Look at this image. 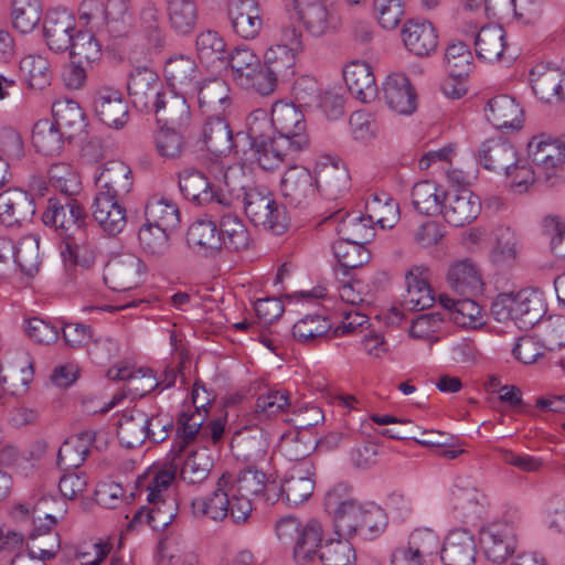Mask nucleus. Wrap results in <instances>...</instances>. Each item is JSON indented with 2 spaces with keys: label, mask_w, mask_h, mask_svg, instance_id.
Wrapping results in <instances>:
<instances>
[{
  "label": "nucleus",
  "mask_w": 565,
  "mask_h": 565,
  "mask_svg": "<svg viewBox=\"0 0 565 565\" xmlns=\"http://www.w3.org/2000/svg\"><path fill=\"white\" fill-rule=\"evenodd\" d=\"M516 157L511 143L502 139L486 140L478 152L479 162L487 170L500 172L505 171Z\"/></svg>",
  "instance_id": "obj_49"
},
{
  "label": "nucleus",
  "mask_w": 565,
  "mask_h": 565,
  "mask_svg": "<svg viewBox=\"0 0 565 565\" xmlns=\"http://www.w3.org/2000/svg\"><path fill=\"white\" fill-rule=\"evenodd\" d=\"M61 541L54 529L35 524L28 535L25 554L46 561L53 558L60 550Z\"/></svg>",
  "instance_id": "obj_55"
},
{
  "label": "nucleus",
  "mask_w": 565,
  "mask_h": 565,
  "mask_svg": "<svg viewBox=\"0 0 565 565\" xmlns=\"http://www.w3.org/2000/svg\"><path fill=\"white\" fill-rule=\"evenodd\" d=\"M217 227L222 248L224 247L231 252H241L248 248L250 235L238 215L232 212L223 213Z\"/></svg>",
  "instance_id": "obj_47"
},
{
  "label": "nucleus",
  "mask_w": 565,
  "mask_h": 565,
  "mask_svg": "<svg viewBox=\"0 0 565 565\" xmlns=\"http://www.w3.org/2000/svg\"><path fill=\"white\" fill-rule=\"evenodd\" d=\"M198 397L199 388L194 387L192 404L183 406L177 418L175 435L169 451L173 456V461L182 459V454L190 449L204 424L206 417L205 404H199Z\"/></svg>",
  "instance_id": "obj_12"
},
{
  "label": "nucleus",
  "mask_w": 565,
  "mask_h": 565,
  "mask_svg": "<svg viewBox=\"0 0 565 565\" xmlns=\"http://www.w3.org/2000/svg\"><path fill=\"white\" fill-rule=\"evenodd\" d=\"M95 437V431L86 430L65 440L57 451V466L64 470L82 466L90 451Z\"/></svg>",
  "instance_id": "obj_46"
},
{
  "label": "nucleus",
  "mask_w": 565,
  "mask_h": 565,
  "mask_svg": "<svg viewBox=\"0 0 565 565\" xmlns=\"http://www.w3.org/2000/svg\"><path fill=\"white\" fill-rule=\"evenodd\" d=\"M294 103L277 102L271 107L270 132L289 140L298 139V136L309 140L306 132V121L302 111Z\"/></svg>",
  "instance_id": "obj_29"
},
{
  "label": "nucleus",
  "mask_w": 565,
  "mask_h": 565,
  "mask_svg": "<svg viewBox=\"0 0 565 565\" xmlns=\"http://www.w3.org/2000/svg\"><path fill=\"white\" fill-rule=\"evenodd\" d=\"M276 534L282 544L292 545L294 559L301 565L311 562L323 545V527L316 519L302 523L297 518H284L276 524Z\"/></svg>",
  "instance_id": "obj_4"
},
{
  "label": "nucleus",
  "mask_w": 565,
  "mask_h": 565,
  "mask_svg": "<svg viewBox=\"0 0 565 565\" xmlns=\"http://www.w3.org/2000/svg\"><path fill=\"white\" fill-rule=\"evenodd\" d=\"M438 553L444 565H472L477 556L475 535L468 529L451 530Z\"/></svg>",
  "instance_id": "obj_24"
},
{
  "label": "nucleus",
  "mask_w": 565,
  "mask_h": 565,
  "mask_svg": "<svg viewBox=\"0 0 565 565\" xmlns=\"http://www.w3.org/2000/svg\"><path fill=\"white\" fill-rule=\"evenodd\" d=\"M145 220V223L173 231L180 223V212L172 200L153 195L146 203Z\"/></svg>",
  "instance_id": "obj_52"
},
{
  "label": "nucleus",
  "mask_w": 565,
  "mask_h": 565,
  "mask_svg": "<svg viewBox=\"0 0 565 565\" xmlns=\"http://www.w3.org/2000/svg\"><path fill=\"white\" fill-rule=\"evenodd\" d=\"M35 211L34 198L23 190L10 189L0 194V223L8 227L30 222Z\"/></svg>",
  "instance_id": "obj_27"
},
{
  "label": "nucleus",
  "mask_w": 565,
  "mask_h": 565,
  "mask_svg": "<svg viewBox=\"0 0 565 565\" xmlns=\"http://www.w3.org/2000/svg\"><path fill=\"white\" fill-rule=\"evenodd\" d=\"M315 465L311 459L296 460L286 470L280 482V497L289 505L297 507L313 493Z\"/></svg>",
  "instance_id": "obj_13"
},
{
  "label": "nucleus",
  "mask_w": 565,
  "mask_h": 565,
  "mask_svg": "<svg viewBox=\"0 0 565 565\" xmlns=\"http://www.w3.org/2000/svg\"><path fill=\"white\" fill-rule=\"evenodd\" d=\"M163 74L171 90L195 95L201 72L193 58L185 55L170 57L164 64Z\"/></svg>",
  "instance_id": "obj_25"
},
{
  "label": "nucleus",
  "mask_w": 565,
  "mask_h": 565,
  "mask_svg": "<svg viewBox=\"0 0 565 565\" xmlns=\"http://www.w3.org/2000/svg\"><path fill=\"white\" fill-rule=\"evenodd\" d=\"M213 169L217 170V174H214V181H211L198 170H189L180 174L179 188L186 200L196 205H205L212 202L223 206L231 204V199L226 195V192L232 191L228 172L218 164Z\"/></svg>",
  "instance_id": "obj_5"
},
{
  "label": "nucleus",
  "mask_w": 565,
  "mask_h": 565,
  "mask_svg": "<svg viewBox=\"0 0 565 565\" xmlns=\"http://www.w3.org/2000/svg\"><path fill=\"white\" fill-rule=\"evenodd\" d=\"M492 236L491 263L498 267L512 266L521 246L518 232L511 226L500 225L493 231Z\"/></svg>",
  "instance_id": "obj_44"
},
{
  "label": "nucleus",
  "mask_w": 565,
  "mask_h": 565,
  "mask_svg": "<svg viewBox=\"0 0 565 565\" xmlns=\"http://www.w3.org/2000/svg\"><path fill=\"white\" fill-rule=\"evenodd\" d=\"M244 210L255 226H262L276 235H281L288 227V217L273 195L259 189H248L244 193Z\"/></svg>",
  "instance_id": "obj_8"
},
{
  "label": "nucleus",
  "mask_w": 565,
  "mask_h": 565,
  "mask_svg": "<svg viewBox=\"0 0 565 565\" xmlns=\"http://www.w3.org/2000/svg\"><path fill=\"white\" fill-rule=\"evenodd\" d=\"M198 103L202 111L222 114L230 106V87L222 78H210L196 85Z\"/></svg>",
  "instance_id": "obj_48"
},
{
  "label": "nucleus",
  "mask_w": 565,
  "mask_h": 565,
  "mask_svg": "<svg viewBox=\"0 0 565 565\" xmlns=\"http://www.w3.org/2000/svg\"><path fill=\"white\" fill-rule=\"evenodd\" d=\"M402 38L408 51L417 56H428L438 44L437 31L428 21H407L402 30Z\"/></svg>",
  "instance_id": "obj_40"
},
{
  "label": "nucleus",
  "mask_w": 565,
  "mask_h": 565,
  "mask_svg": "<svg viewBox=\"0 0 565 565\" xmlns=\"http://www.w3.org/2000/svg\"><path fill=\"white\" fill-rule=\"evenodd\" d=\"M94 109L100 121L115 129L122 128L129 117L122 93L113 87H102L96 92Z\"/></svg>",
  "instance_id": "obj_28"
},
{
  "label": "nucleus",
  "mask_w": 565,
  "mask_h": 565,
  "mask_svg": "<svg viewBox=\"0 0 565 565\" xmlns=\"http://www.w3.org/2000/svg\"><path fill=\"white\" fill-rule=\"evenodd\" d=\"M247 135L258 164L266 171L292 164L310 148V140L302 136L291 141L287 137L271 134L268 115L264 109H256L248 116Z\"/></svg>",
  "instance_id": "obj_2"
},
{
  "label": "nucleus",
  "mask_w": 565,
  "mask_h": 565,
  "mask_svg": "<svg viewBox=\"0 0 565 565\" xmlns=\"http://www.w3.org/2000/svg\"><path fill=\"white\" fill-rule=\"evenodd\" d=\"M227 20L232 31L244 40L256 39L264 25V14L256 0H227Z\"/></svg>",
  "instance_id": "obj_18"
},
{
  "label": "nucleus",
  "mask_w": 565,
  "mask_h": 565,
  "mask_svg": "<svg viewBox=\"0 0 565 565\" xmlns=\"http://www.w3.org/2000/svg\"><path fill=\"white\" fill-rule=\"evenodd\" d=\"M52 114L56 127L72 139L85 128V116L81 106L71 99H60L52 106Z\"/></svg>",
  "instance_id": "obj_50"
},
{
  "label": "nucleus",
  "mask_w": 565,
  "mask_h": 565,
  "mask_svg": "<svg viewBox=\"0 0 565 565\" xmlns=\"http://www.w3.org/2000/svg\"><path fill=\"white\" fill-rule=\"evenodd\" d=\"M127 89L134 106L148 113L162 94L158 75L149 68H140L131 73Z\"/></svg>",
  "instance_id": "obj_30"
},
{
  "label": "nucleus",
  "mask_w": 565,
  "mask_h": 565,
  "mask_svg": "<svg viewBox=\"0 0 565 565\" xmlns=\"http://www.w3.org/2000/svg\"><path fill=\"white\" fill-rule=\"evenodd\" d=\"M64 138L66 135L56 125L43 121L35 125L32 142L38 152L44 156H55L63 149Z\"/></svg>",
  "instance_id": "obj_62"
},
{
  "label": "nucleus",
  "mask_w": 565,
  "mask_h": 565,
  "mask_svg": "<svg viewBox=\"0 0 565 565\" xmlns=\"http://www.w3.org/2000/svg\"><path fill=\"white\" fill-rule=\"evenodd\" d=\"M343 78L349 92L362 103H370L377 96L379 88L371 66L365 62L352 61L343 68Z\"/></svg>",
  "instance_id": "obj_36"
},
{
  "label": "nucleus",
  "mask_w": 565,
  "mask_h": 565,
  "mask_svg": "<svg viewBox=\"0 0 565 565\" xmlns=\"http://www.w3.org/2000/svg\"><path fill=\"white\" fill-rule=\"evenodd\" d=\"M180 476L188 484H201L210 475L212 462L205 450L189 449L182 454Z\"/></svg>",
  "instance_id": "obj_57"
},
{
  "label": "nucleus",
  "mask_w": 565,
  "mask_h": 565,
  "mask_svg": "<svg viewBox=\"0 0 565 565\" xmlns=\"http://www.w3.org/2000/svg\"><path fill=\"white\" fill-rule=\"evenodd\" d=\"M487 120L500 130H518L523 124V109L516 100L508 95L489 99L484 107Z\"/></svg>",
  "instance_id": "obj_33"
},
{
  "label": "nucleus",
  "mask_w": 565,
  "mask_h": 565,
  "mask_svg": "<svg viewBox=\"0 0 565 565\" xmlns=\"http://www.w3.org/2000/svg\"><path fill=\"white\" fill-rule=\"evenodd\" d=\"M475 47L477 56L490 63L514 58L511 54L505 57L508 52L505 31L500 25L482 26L476 34Z\"/></svg>",
  "instance_id": "obj_39"
},
{
  "label": "nucleus",
  "mask_w": 565,
  "mask_h": 565,
  "mask_svg": "<svg viewBox=\"0 0 565 565\" xmlns=\"http://www.w3.org/2000/svg\"><path fill=\"white\" fill-rule=\"evenodd\" d=\"M189 95L178 92H162L153 108L149 113H154L157 120L164 126L182 128L190 120V106L186 98Z\"/></svg>",
  "instance_id": "obj_34"
},
{
  "label": "nucleus",
  "mask_w": 565,
  "mask_h": 565,
  "mask_svg": "<svg viewBox=\"0 0 565 565\" xmlns=\"http://www.w3.org/2000/svg\"><path fill=\"white\" fill-rule=\"evenodd\" d=\"M228 484L230 473H223L211 493L193 499L191 502L193 515L214 522L223 521L227 516L233 519L234 494Z\"/></svg>",
  "instance_id": "obj_15"
},
{
  "label": "nucleus",
  "mask_w": 565,
  "mask_h": 565,
  "mask_svg": "<svg viewBox=\"0 0 565 565\" xmlns=\"http://www.w3.org/2000/svg\"><path fill=\"white\" fill-rule=\"evenodd\" d=\"M290 406V393L287 390H268L266 393L259 394L253 418L266 422L285 413Z\"/></svg>",
  "instance_id": "obj_58"
},
{
  "label": "nucleus",
  "mask_w": 565,
  "mask_h": 565,
  "mask_svg": "<svg viewBox=\"0 0 565 565\" xmlns=\"http://www.w3.org/2000/svg\"><path fill=\"white\" fill-rule=\"evenodd\" d=\"M75 19L66 10H50L43 23V34L49 49L56 53L66 52L76 36Z\"/></svg>",
  "instance_id": "obj_22"
},
{
  "label": "nucleus",
  "mask_w": 565,
  "mask_h": 565,
  "mask_svg": "<svg viewBox=\"0 0 565 565\" xmlns=\"http://www.w3.org/2000/svg\"><path fill=\"white\" fill-rule=\"evenodd\" d=\"M330 329L331 323L326 317L309 315L294 324L292 337L302 344L313 345L326 338Z\"/></svg>",
  "instance_id": "obj_59"
},
{
  "label": "nucleus",
  "mask_w": 565,
  "mask_h": 565,
  "mask_svg": "<svg viewBox=\"0 0 565 565\" xmlns=\"http://www.w3.org/2000/svg\"><path fill=\"white\" fill-rule=\"evenodd\" d=\"M200 61L214 72L227 67L228 52L224 39L213 30L201 32L195 40Z\"/></svg>",
  "instance_id": "obj_42"
},
{
  "label": "nucleus",
  "mask_w": 565,
  "mask_h": 565,
  "mask_svg": "<svg viewBox=\"0 0 565 565\" xmlns=\"http://www.w3.org/2000/svg\"><path fill=\"white\" fill-rule=\"evenodd\" d=\"M297 55L282 46L270 45L264 53V66L278 81H288L295 75Z\"/></svg>",
  "instance_id": "obj_60"
},
{
  "label": "nucleus",
  "mask_w": 565,
  "mask_h": 565,
  "mask_svg": "<svg viewBox=\"0 0 565 565\" xmlns=\"http://www.w3.org/2000/svg\"><path fill=\"white\" fill-rule=\"evenodd\" d=\"M337 218L340 220L337 232L341 234L342 237L365 244L374 235V224L367 213H347L345 216H337Z\"/></svg>",
  "instance_id": "obj_61"
},
{
  "label": "nucleus",
  "mask_w": 565,
  "mask_h": 565,
  "mask_svg": "<svg viewBox=\"0 0 565 565\" xmlns=\"http://www.w3.org/2000/svg\"><path fill=\"white\" fill-rule=\"evenodd\" d=\"M406 294L403 296L404 306L408 310H424L433 306L435 296L426 277L424 269L414 267L405 276Z\"/></svg>",
  "instance_id": "obj_45"
},
{
  "label": "nucleus",
  "mask_w": 565,
  "mask_h": 565,
  "mask_svg": "<svg viewBox=\"0 0 565 565\" xmlns=\"http://www.w3.org/2000/svg\"><path fill=\"white\" fill-rule=\"evenodd\" d=\"M95 180L99 188L97 194L109 195L116 200H121L132 188L131 170L121 161L105 163Z\"/></svg>",
  "instance_id": "obj_31"
},
{
  "label": "nucleus",
  "mask_w": 565,
  "mask_h": 565,
  "mask_svg": "<svg viewBox=\"0 0 565 565\" xmlns=\"http://www.w3.org/2000/svg\"><path fill=\"white\" fill-rule=\"evenodd\" d=\"M228 488L234 494L233 521L245 522L252 512L250 497L266 494L265 491H268L267 476L256 466H247L236 477L230 473Z\"/></svg>",
  "instance_id": "obj_9"
},
{
  "label": "nucleus",
  "mask_w": 565,
  "mask_h": 565,
  "mask_svg": "<svg viewBox=\"0 0 565 565\" xmlns=\"http://www.w3.org/2000/svg\"><path fill=\"white\" fill-rule=\"evenodd\" d=\"M447 285L462 297H477L482 294L484 287L479 266L469 258L457 260L449 266Z\"/></svg>",
  "instance_id": "obj_26"
},
{
  "label": "nucleus",
  "mask_w": 565,
  "mask_h": 565,
  "mask_svg": "<svg viewBox=\"0 0 565 565\" xmlns=\"http://www.w3.org/2000/svg\"><path fill=\"white\" fill-rule=\"evenodd\" d=\"M386 105L397 114L409 115L416 109V94L404 74L387 76L383 85Z\"/></svg>",
  "instance_id": "obj_38"
},
{
  "label": "nucleus",
  "mask_w": 565,
  "mask_h": 565,
  "mask_svg": "<svg viewBox=\"0 0 565 565\" xmlns=\"http://www.w3.org/2000/svg\"><path fill=\"white\" fill-rule=\"evenodd\" d=\"M280 192L290 207H306L317 192V178L302 166L290 164L280 180Z\"/></svg>",
  "instance_id": "obj_17"
},
{
  "label": "nucleus",
  "mask_w": 565,
  "mask_h": 565,
  "mask_svg": "<svg viewBox=\"0 0 565 565\" xmlns=\"http://www.w3.org/2000/svg\"><path fill=\"white\" fill-rule=\"evenodd\" d=\"M146 273L143 262L134 255L110 259L104 269V281L114 291H126L137 287Z\"/></svg>",
  "instance_id": "obj_19"
},
{
  "label": "nucleus",
  "mask_w": 565,
  "mask_h": 565,
  "mask_svg": "<svg viewBox=\"0 0 565 565\" xmlns=\"http://www.w3.org/2000/svg\"><path fill=\"white\" fill-rule=\"evenodd\" d=\"M480 211L479 196L463 188L447 193L440 213L448 224L460 227L475 221Z\"/></svg>",
  "instance_id": "obj_23"
},
{
  "label": "nucleus",
  "mask_w": 565,
  "mask_h": 565,
  "mask_svg": "<svg viewBox=\"0 0 565 565\" xmlns=\"http://www.w3.org/2000/svg\"><path fill=\"white\" fill-rule=\"evenodd\" d=\"M527 156L537 169V177L551 182L565 163V140L539 134L527 142Z\"/></svg>",
  "instance_id": "obj_10"
},
{
  "label": "nucleus",
  "mask_w": 565,
  "mask_h": 565,
  "mask_svg": "<svg viewBox=\"0 0 565 565\" xmlns=\"http://www.w3.org/2000/svg\"><path fill=\"white\" fill-rule=\"evenodd\" d=\"M563 79V73L558 68L545 64H537L530 72L533 93L546 103L564 98Z\"/></svg>",
  "instance_id": "obj_41"
},
{
  "label": "nucleus",
  "mask_w": 565,
  "mask_h": 565,
  "mask_svg": "<svg viewBox=\"0 0 565 565\" xmlns=\"http://www.w3.org/2000/svg\"><path fill=\"white\" fill-rule=\"evenodd\" d=\"M186 242L204 256H214L222 249L217 224L211 218L195 220L188 230Z\"/></svg>",
  "instance_id": "obj_43"
},
{
  "label": "nucleus",
  "mask_w": 565,
  "mask_h": 565,
  "mask_svg": "<svg viewBox=\"0 0 565 565\" xmlns=\"http://www.w3.org/2000/svg\"><path fill=\"white\" fill-rule=\"evenodd\" d=\"M349 539L339 536L327 540L319 550L321 563L323 565H352L356 559V554Z\"/></svg>",
  "instance_id": "obj_64"
},
{
  "label": "nucleus",
  "mask_w": 565,
  "mask_h": 565,
  "mask_svg": "<svg viewBox=\"0 0 565 565\" xmlns=\"http://www.w3.org/2000/svg\"><path fill=\"white\" fill-rule=\"evenodd\" d=\"M42 221L58 233L66 246H77L86 237V213L74 199L66 198L64 203L57 199H50Z\"/></svg>",
  "instance_id": "obj_6"
},
{
  "label": "nucleus",
  "mask_w": 565,
  "mask_h": 565,
  "mask_svg": "<svg viewBox=\"0 0 565 565\" xmlns=\"http://www.w3.org/2000/svg\"><path fill=\"white\" fill-rule=\"evenodd\" d=\"M56 500L52 495H41L40 498L30 499L23 503L17 504L12 510L14 520L21 525L42 524L45 530L54 529L57 523L58 512L61 515L65 513V508L61 507L57 511L52 508L56 504Z\"/></svg>",
  "instance_id": "obj_21"
},
{
  "label": "nucleus",
  "mask_w": 565,
  "mask_h": 565,
  "mask_svg": "<svg viewBox=\"0 0 565 565\" xmlns=\"http://www.w3.org/2000/svg\"><path fill=\"white\" fill-rule=\"evenodd\" d=\"M92 210L94 220L109 236L121 233L127 224V212L120 200L96 194Z\"/></svg>",
  "instance_id": "obj_35"
},
{
  "label": "nucleus",
  "mask_w": 565,
  "mask_h": 565,
  "mask_svg": "<svg viewBox=\"0 0 565 565\" xmlns=\"http://www.w3.org/2000/svg\"><path fill=\"white\" fill-rule=\"evenodd\" d=\"M439 535L429 527L415 529L407 542L393 548L390 565H429L439 552Z\"/></svg>",
  "instance_id": "obj_7"
},
{
  "label": "nucleus",
  "mask_w": 565,
  "mask_h": 565,
  "mask_svg": "<svg viewBox=\"0 0 565 565\" xmlns=\"http://www.w3.org/2000/svg\"><path fill=\"white\" fill-rule=\"evenodd\" d=\"M447 193L436 182L424 180L415 183L412 189V203L416 211L425 215L441 212Z\"/></svg>",
  "instance_id": "obj_51"
},
{
  "label": "nucleus",
  "mask_w": 565,
  "mask_h": 565,
  "mask_svg": "<svg viewBox=\"0 0 565 565\" xmlns=\"http://www.w3.org/2000/svg\"><path fill=\"white\" fill-rule=\"evenodd\" d=\"M169 29L177 35L192 34L199 23L196 0H163Z\"/></svg>",
  "instance_id": "obj_37"
},
{
  "label": "nucleus",
  "mask_w": 565,
  "mask_h": 565,
  "mask_svg": "<svg viewBox=\"0 0 565 565\" xmlns=\"http://www.w3.org/2000/svg\"><path fill=\"white\" fill-rule=\"evenodd\" d=\"M519 526L513 521L499 520L480 530V544L488 559L503 563L518 546Z\"/></svg>",
  "instance_id": "obj_11"
},
{
  "label": "nucleus",
  "mask_w": 565,
  "mask_h": 565,
  "mask_svg": "<svg viewBox=\"0 0 565 565\" xmlns=\"http://www.w3.org/2000/svg\"><path fill=\"white\" fill-rule=\"evenodd\" d=\"M195 145L217 157L227 156L235 147V138L227 120L221 115L207 117L198 132Z\"/></svg>",
  "instance_id": "obj_20"
},
{
  "label": "nucleus",
  "mask_w": 565,
  "mask_h": 565,
  "mask_svg": "<svg viewBox=\"0 0 565 565\" xmlns=\"http://www.w3.org/2000/svg\"><path fill=\"white\" fill-rule=\"evenodd\" d=\"M324 509L333 518L335 533L342 537L359 535L373 540L387 525V516L381 507L351 499L344 483L335 484L326 493Z\"/></svg>",
  "instance_id": "obj_1"
},
{
  "label": "nucleus",
  "mask_w": 565,
  "mask_h": 565,
  "mask_svg": "<svg viewBox=\"0 0 565 565\" xmlns=\"http://www.w3.org/2000/svg\"><path fill=\"white\" fill-rule=\"evenodd\" d=\"M269 436L258 425L244 426L231 439V450L236 460L256 466L268 456Z\"/></svg>",
  "instance_id": "obj_16"
},
{
  "label": "nucleus",
  "mask_w": 565,
  "mask_h": 565,
  "mask_svg": "<svg viewBox=\"0 0 565 565\" xmlns=\"http://www.w3.org/2000/svg\"><path fill=\"white\" fill-rule=\"evenodd\" d=\"M297 20L315 38H320L334 30L338 17L328 0H289Z\"/></svg>",
  "instance_id": "obj_14"
},
{
  "label": "nucleus",
  "mask_w": 565,
  "mask_h": 565,
  "mask_svg": "<svg viewBox=\"0 0 565 565\" xmlns=\"http://www.w3.org/2000/svg\"><path fill=\"white\" fill-rule=\"evenodd\" d=\"M475 297L454 299L448 295H439L438 302L447 311V318L465 329H478L484 326L486 315Z\"/></svg>",
  "instance_id": "obj_32"
},
{
  "label": "nucleus",
  "mask_w": 565,
  "mask_h": 565,
  "mask_svg": "<svg viewBox=\"0 0 565 565\" xmlns=\"http://www.w3.org/2000/svg\"><path fill=\"white\" fill-rule=\"evenodd\" d=\"M146 412L134 408L122 414L118 423L117 435L127 448H137L148 440L146 433Z\"/></svg>",
  "instance_id": "obj_53"
},
{
  "label": "nucleus",
  "mask_w": 565,
  "mask_h": 565,
  "mask_svg": "<svg viewBox=\"0 0 565 565\" xmlns=\"http://www.w3.org/2000/svg\"><path fill=\"white\" fill-rule=\"evenodd\" d=\"M546 306L540 292L523 289L515 295H500L491 306V313L499 322L512 320L519 329H531L543 319Z\"/></svg>",
  "instance_id": "obj_3"
},
{
  "label": "nucleus",
  "mask_w": 565,
  "mask_h": 565,
  "mask_svg": "<svg viewBox=\"0 0 565 565\" xmlns=\"http://www.w3.org/2000/svg\"><path fill=\"white\" fill-rule=\"evenodd\" d=\"M365 213L373 224L382 228H392L399 218V206L387 193H374L365 202Z\"/></svg>",
  "instance_id": "obj_54"
},
{
  "label": "nucleus",
  "mask_w": 565,
  "mask_h": 565,
  "mask_svg": "<svg viewBox=\"0 0 565 565\" xmlns=\"http://www.w3.org/2000/svg\"><path fill=\"white\" fill-rule=\"evenodd\" d=\"M104 17L100 30L97 32L105 33L115 39L122 38L129 33L131 19L128 12L127 0H107Z\"/></svg>",
  "instance_id": "obj_56"
},
{
  "label": "nucleus",
  "mask_w": 565,
  "mask_h": 565,
  "mask_svg": "<svg viewBox=\"0 0 565 565\" xmlns=\"http://www.w3.org/2000/svg\"><path fill=\"white\" fill-rule=\"evenodd\" d=\"M333 255L338 263L345 269L362 267L371 258L364 244L341 237L332 245Z\"/></svg>",
  "instance_id": "obj_63"
}]
</instances>
